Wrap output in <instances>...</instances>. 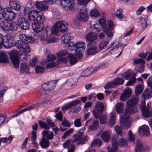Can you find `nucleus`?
I'll list each match as a JSON object with an SVG mask.
<instances>
[{
    "label": "nucleus",
    "mask_w": 152,
    "mask_h": 152,
    "mask_svg": "<svg viewBox=\"0 0 152 152\" xmlns=\"http://www.w3.org/2000/svg\"><path fill=\"white\" fill-rule=\"evenodd\" d=\"M112 30L108 29L107 27L105 28L103 30L109 38H112L113 35L114 33L112 31Z\"/></svg>",
    "instance_id": "de8ad7c7"
},
{
    "label": "nucleus",
    "mask_w": 152,
    "mask_h": 152,
    "mask_svg": "<svg viewBox=\"0 0 152 152\" xmlns=\"http://www.w3.org/2000/svg\"><path fill=\"white\" fill-rule=\"evenodd\" d=\"M115 115V113L114 112H111L110 114V119L108 122V125L110 127H113L115 124L116 120Z\"/></svg>",
    "instance_id": "5701e85b"
},
{
    "label": "nucleus",
    "mask_w": 152,
    "mask_h": 152,
    "mask_svg": "<svg viewBox=\"0 0 152 152\" xmlns=\"http://www.w3.org/2000/svg\"><path fill=\"white\" fill-rule=\"evenodd\" d=\"M49 92V91H48L42 90L41 93V98H45L48 95H49L48 94Z\"/></svg>",
    "instance_id": "774afa93"
},
{
    "label": "nucleus",
    "mask_w": 152,
    "mask_h": 152,
    "mask_svg": "<svg viewBox=\"0 0 152 152\" xmlns=\"http://www.w3.org/2000/svg\"><path fill=\"white\" fill-rule=\"evenodd\" d=\"M28 18L32 24L41 21H44L45 17L42 13L37 10H32L29 13Z\"/></svg>",
    "instance_id": "39448f33"
},
{
    "label": "nucleus",
    "mask_w": 152,
    "mask_h": 152,
    "mask_svg": "<svg viewBox=\"0 0 152 152\" xmlns=\"http://www.w3.org/2000/svg\"><path fill=\"white\" fill-rule=\"evenodd\" d=\"M133 62L135 64H144L145 63V61L142 59L140 58L137 59H134Z\"/></svg>",
    "instance_id": "69168bd1"
},
{
    "label": "nucleus",
    "mask_w": 152,
    "mask_h": 152,
    "mask_svg": "<svg viewBox=\"0 0 152 152\" xmlns=\"http://www.w3.org/2000/svg\"><path fill=\"white\" fill-rule=\"evenodd\" d=\"M43 22L40 21L32 24V27L35 32L37 33L43 30Z\"/></svg>",
    "instance_id": "2eb2a0df"
},
{
    "label": "nucleus",
    "mask_w": 152,
    "mask_h": 152,
    "mask_svg": "<svg viewBox=\"0 0 152 152\" xmlns=\"http://www.w3.org/2000/svg\"><path fill=\"white\" fill-rule=\"evenodd\" d=\"M90 28L92 29H96L97 30V32L99 31L100 29V26L97 22L94 21H91L90 23Z\"/></svg>",
    "instance_id": "c85d7f7f"
},
{
    "label": "nucleus",
    "mask_w": 152,
    "mask_h": 152,
    "mask_svg": "<svg viewBox=\"0 0 152 152\" xmlns=\"http://www.w3.org/2000/svg\"><path fill=\"white\" fill-rule=\"evenodd\" d=\"M1 28L4 31H15L18 28V25L15 22H8L7 21H1Z\"/></svg>",
    "instance_id": "0eeeda50"
},
{
    "label": "nucleus",
    "mask_w": 152,
    "mask_h": 152,
    "mask_svg": "<svg viewBox=\"0 0 152 152\" xmlns=\"http://www.w3.org/2000/svg\"><path fill=\"white\" fill-rule=\"evenodd\" d=\"M86 47V45L85 43L83 42H78L76 43V45L75 51L77 52L79 51L84 50V48Z\"/></svg>",
    "instance_id": "393cba45"
},
{
    "label": "nucleus",
    "mask_w": 152,
    "mask_h": 152,
    "mask_svg": "<svg viewBox=\"0 0 152 152\" xmlns=\"http://www.w3.org/2000/svg\"><path fill=\"white\" fill-rule=\"evenodd\" d=\"M88 139V137L87 136H85L79 142L77 143V145L83 144L85 143Z\"/></svg>",
    "instance_id": "0e129e2a"
},
{
    "label": "nucleus",
    "mask_w": 152,
    "mask_h": 152,
    "mask_svg": "<svg viewBox=\"0 0 152 152\" xmlns=\"http://www.w3.org/2000/svg\"><path fill=\"white\" fill-rule=\"evenodd\" d=\"M90 14L91 16L94 17H97L100 16L99 12L96 9L91 10L90 12Z\"/></svg>",
    "instance_id": "a18cd8bd"
},
{
    "label": "nucleus",
    "mask_w": 152,
    "mask_h": 152,
    "mask_svg": "<svg viewBox=\"0 0 152 152\" xmlns=\"http://www.w3.org/2000/svg\"><path fill=\"white\" fill-rule=\"evenodd\" d=\"M93 124L92 125H89L88 129L90 131H93L97 129L98 126L99 121H95L94 120L90 119L87 121L85 123V125H88V124Z\"/></svg>",
    "instance_id": "dca6fc26"
},
{
    "label": "nucleus",
    "mask_w": 152,
    "mask_h": 152,
    "mask_svg": "<svg viewBox=\"0 0 152 152\" xmlns=\"http://www.w3.org/2000/svg\"><path fill=\"white\" fill-rule=\"evenodd\" d=\"M117 135L114 134L112 137V148L108 146L107 149L108 152H116L118 150V145L120 147H123L127 145V142L125 139L123 138H120V140L117 141Z\"/></svg>",
    "instance_id": "7ed1b4c3"
},
{
    "label": "nucleus",
    "mask_w": 152,
    "mask_h": 152,
    "mask_svg": "<svg viewBox=\"0 0 152 152\" xmlns=\"http://www.w3.org/2000/svg\"><path fill=\"white\" fill-rule=\"evenodd\" d=\"M106 114H105L103 116L100 117V122L101 124H104L106 123L107 118Z\"/></svg>",
    "instance_id": "e2e57ef3"
},
{
    "label": "nucleus",
    "mask_w": 152,
    "mask_h": 152,
    "mask_svg": "<svg viewBox=\"0 0 152 152\" xmlns=\"http://www.w3.org/2000/svg\"><path fill=\"white\" fill-rule=\"evenodd\" d=\"M137 145L135 148L136 152H143L144 147L142 144L141 142V141L139 139L137 140Z\"/></svg>",
    "instance_id": "b1692460"
},
{
    "label": "nucleus",
    "mask_w": 152,
    "mask_h": 152,
    "mask_svg": "<svg viewBox=\"0 0 152 152\" xmlns=\"http://www.w3.org/2000/svg\"><path fill=\"white\" fill-rule=\"evenodd\" d=\"M93 73V71L91 72L90 69H87L85 70L82 72L81 75L83 77H86L91 75Z\"/></svg>",
    "instance_id": "603ef678"
},
{
    "label": "nucleus",
    "mask_w": 152,
    "mask_h": 152,
    "mask_svg": "<svg viewBox=\"0 0 152 152\" xmlns=\"http://www.w3.org/2000/svg\"><path fill=\"white\" fill-rule=\"evenodd\" d=\"M128 134L129 135L128 140L130 142H133V143L134 144L135 142V137L134 135H132V132L131 130H129V131Z\"/></svg>",
    "instance_id": "4d7b16f0"
},
{
    "label": "nucleus",
    "mask_w": 152,
    "mask_h": 152,
    "mask_svg": "<svg viewBox=\"0 0 152 152\" xmlns=\"http://www.w3.org/2000/svg\"><path fill=\"white\" fill-rule=\"evenodd\" d=\"M123 93L129 97L131 95L132 92L130 89L129 88H126L125 89Z\"/></svg>",
    "instance_id": "338daca9"
},
{
    "label": "nucleus",
    "mask_w": 152,
    "mask_h": 152,
    "mask_svg": "<svg viewBox=\"0 0 152 152\" xmlns=\"http://www.w3.org/2000/svg\"><path fill=\"white\" fill-rule=\"evenodd\" d=\"M148 18V17L146 16H145L144 18L140 17L139 18L141 23L140 26L142 28H145L147 27L148 24L146 21Z\"/></svg>",
    "instance_id": "7c9ffc66"
},
{
    "label": "nucleus",
    "mask_w": 152,
    "mask_h": 152,
    "mask_svg": "<svg viewBox=\"0 0 152 152\" xmlns=\"http://www.w3.org/2000/svg\"><path fill=\"white\" fill-rule=\"evenodd\" d=\"M115 86L117 85H121L123 84L124 80L122 78L118 77L116 78L115 80H113Z\"/></svg>",
    "instance_id": "49530a36"
},
{
    "label": "nucleus",
    "mask_w": 152,
    "mask_h": 152,
    "mask_svg": "<svg viewBox=\"0 0 152 152\" xmlns=\"http://www.w3.org/2000/svg\"><path fill=\"white\" fill-rule=\"evenodd\" d=\"M81 119L80 118H77L74 121V125L75 127H80L82 125L81 122Z\"/></svg>",
    "instance_id": "6e6d98bb"
},
{
    "label": "nucleus",
    "mask_w": 152,
    "mask_h": 152,
    "mask_svg": "<svg viewBox=\"0 0 152 152\" xmlns=\"http://www.w3.org/2000/svg\"><path fill=\"white\" fill-rule=\"evenodd\" d=\"M9 6L10 8L17 11H19L20 6L17 3L14 1H9Z\"/></svg>",
    "instance_id": "a878e982"
},
{
    "label": "nucleus",
    "mask_w": 152,
    "mask_h": 152,
    "mask_svg": "<svg viewBox=\"0 0 152 152\" xmlns=\"http://www.w3.org/2000/svg\"><path fill=\"white\" fill-rule=\"evenodd\" d=\"M139 100V97L134 95L126 102L124 115L121 119L120 122V125L122 128L128 129L130 127L131 119L129 118L130 115L137 111L138 109L135 106Z\"/></svg>",
    "instance_id": "f257e3e1"
},
{
    "label": "nucleus",
    "mask_w": 152,
    "mask_h": 152,
    "mask_svg": "<svg viewBox=\"0 0 152 152\" xmlns=\"http://www.w3.org/2000/svg\"><path fill=\"white\" fill-rule=\"evenodd\" d=\"M14 38L10 35H7L5 36L0 34V48L4 47L7 48H9L14 45Z\"/></svg>",
    "instance_id": "20e7f679"
},
{
    "label": "nucleus",
    "mask_w": 152,
    "mask_h": 152,
    "mask_svg": "<svg viewBox=\"0 0 152 152\" xmlns=\"http://www.w3.org/2000/svg\"><path fill=\"white\" fill-rule=\"evenodd\" d=\"M123 10L121 9H118L116 11L115 15L117 18H122L123 17L124 15L123 14Z\"/></svg>",
    "instance_id": "864d4df0"
},
{
    "label": "nucleus",
    "mask_w": 152,
    "mask_h": 152,
    "mask_svg": "<svg viewBox=\"0 0 152 152\" xmlns=\"http://www.w3.org/2000/svg\"><path fill=\"white\" fill-rule=\"evenodd\" d=\"M48 31L46 29L43 30L41 34L39 35V37L42 41H46L48 38Z\"/></svg>",
    "instance_id": "c756f323"
},
{
    "label": "nucleus",
    "mask_w": 152,
    "mask_h": 152,
    "mask_svg": "<svg viewBox=\"0 0 152 152\" xmlns=\"http://www.w3.org/2000/svg\"><path fill=\"white\" fill-rule=\"evenodd\" d=\"M142 96L145 99H149L152 96V92L148 88H146L144 91Z\"/></svg>",
    "instance_id": "f704fd0d"
},
{
    "label": "nucleus",
    "mask_w": 152,
    "mask_h": 152,
    "mask_svg": "<svg viewBox=\"0 0 152 152\" xmlns=\"http://www.w3.org/2000/svg\"><path fill=\"white\" fill-rule=\"evenodd\" d=\"M77 16V18L82 21L86 22L88 20V15L85 7L81 8Z\"/></svg>",
    "instance_id": "9b49d317"
},
{
    "label": "nucleus",
    "mask_w": 152,
    "mask_h": 152,
    "mask_svg": "<svg viewBox=\"0 0 152 152\" xmlns=\"http://www.w3.org/2000/svg\"><path fill=\"white\" fill-rule=\"evenodd\" d=\"M9 60L7 53L3 51L0 52V63H8Z\"/></svg>",
    "instance_id": "6ab92c4d"
},
{
    "label": "nucleus",
    "mask_w": 152,
    "mask_h": 152,
    "mask_svg": "<svg viewBox=\"0 0 152 152\" xmlns=\"http://www.w3.org/2000/svg\"><path fill=\"white\" fill-rule=\"evenodd\" d=\"M29 72L28 66L25 63L22 64L20 69V73L21 74H27Z\"/></svg>",
    "instance_id": "cd10ccee"
},
{
    "label": "nucleus",
    "mask_w": 152,
    "mask_h": 152,
    "mask_svg": "<svg viewBox=\"0 0 152 152\" xmlns=\"http://www.w3.org/2000/svg\"><path fill=\"white\" fill-rule=\"evenodd\" d=\"M151 102H148L147 104V107L145 108V100L141 101L140 107L142 115L145 118L151 117L152 116V107Z\"/></svg>",
    "instance_id": "6e6552de"
},
{
    "label": "nucleus",
    "mask_w": 152,
    "mask_h": 152,
    "mask_svg": "<svg viewBox=\"0 0 152 152\" xmlns=\"http://www.w3.org/2000/svg\"><path fill=\"white\" fill-rule=\"evenodd\" d=\"M136 73H134V76L130 78L129 80L127 82L126 86H132L133 84L135 83L136 79V78L135 75Z\"/></svg>",
    "instance_id": "c03bdc74"
},
{
    "label": "nucleus",
    "mask_w": 152,
    "mask_h": 152,
    "mask_svg": "<svg viewBox=\"0 0 152 152\" xmlns=\"http://www.w3.org/2000/svg\"><path fill=\"white\" fill-rule=\"evenodd\" d=\"M49 131L45 130L43 132L42 135L43 137H45L47 136V138L49 140H51L53 137V133L52 132H51L50 133H48Z\"/></svg>",
    "instance_id": "2f4dec72"
},
{
    "label": "nucleus",
    "mask_w": 152,
    "mask_h": 152,
    "mask_svg": "<svg viewBox=\"0 0 152 152\" xmlns=\"http://www.w3.org/2000/svg\"><path fill=\"white\" fill-rule=\"evenodd\" d=\"M45 1L37 2L35 4L37 8L42 11L48 9V7Z\"/></svg>",
    "instance_id": "a211bd4d"
},
{
    "label": "nucleus",
    "mask_w": 152,
    "mask_h": 152,
    "mask_svg": "<svg viewBox=\"0 0 152 152\" xmlns=\"http://www.w3.org/2000/svg\"><path fill=\"white\" fill-rule=\"evenodd\" d=\"M35 70L37 73H42L45 71V68L44 67L37 66L35 68Z\"/></svg>",
    "instance_id": "13d9d810"
},
{
    "label": "nucleus",
    "mask_w": 152,
    "mask_h": 152,
    "mask_svg": "<svg viewBox=\"0 0 152 152\" xmlns=\"http://www.w3.org/2000/svg\"><path fill=\"white\" fill-rule=\"evenodd\" d=\"M18 52L14 50L11 51L9 55L15 68L18 69L19 68L20 60L18 56Z\"/></svg>",
    "instance_id": "1a4fd4ad"
},
{
    "label": "nucleus",
    "mask_w": 152,
    "mask_h": 152,
    "mask_svg": "<svg viewBox=\"0 0 152 152\" xmlns=\"http://www.w3.org/2000/svg\"><path fill=\"white\" fill-rule=\"evenodd\" d=\"M83 134L84 133L83 132H78L76 134L74 135L73 140H72V142H75L79 141L82 137Z\"/></svg>",
    "instance_id": "72a5a7b5"
},
{
    "label": "nucleus",
    "mask_w": 152,
    "mask_h": 152,
    "mask_svg": "<svg viewBox=\"0 0 152 152\" xmlns=\"http://www.w3.org/2000/svg\"><path fill=\"white\" fill-rule=\"evenodd\" d=\"M68 25L65 21L57 22L51 28V32L54 35H58L59 32H65L67 30Z\"/></svg>",
    "instance_id": "423d86ee"
},
{
    "label": "nucleus",
    "mask_w": 152,
    "mask_h": 152,
    "mask_svg": "<svg viewBox=\"0 0 152 152\" xmlns=\"http://www.w3.org/2000/svg\"><path fill=\"white\" fill-rule=\"evenodd\" d=\"M102 144L101 140L98 138L96 139L93 140L91 144V146L92 147L96 146L99 147Z\"/></svg>",
    "instance_id": "c9c22d12"
},
{
    "label": "nucleus",
    "mask_w": 152,
    "mask_h": 152,
    "mask_svg": "<svg viewBox=\"0 0 152 152\" xmlns=\"http://www.w3.org/2000/svg\"><path fill=\"white\" fill-rule=\"evenodd\" d=\"M49 141L44 137L40 141V145L42 148H46L49 146Z\"/></svg>",
    "instance_id": "473e14b6"
},
{
    "label": "nucleus",
    "mask_w": 152,
    "mask_h": 152,
    "mask_svg": "<svg viewBox=\"0 0 152 152\" xmlns=\"http://www.w3.org/2000/svg\"><path fill=\"white\" fill-rule=\"evenodd\" d=\"M110 132L109 131H106L102 133L101 137L105 142H107L110 140Z\"/></svg>",
    "instance_id": "4be33fe9"
},
{
    "label": "nucleus",
    "mask_w": 152,
    "mask_h": 152,
    "mask_svg": "<svg viewBox=\"0 0 152 152\" xmlns=\"http://www.w3.org/2000/svg\"><path fill=\"white\" fill-rule=\"evenodd\" d=\"M37 62V58L36 57H33L29 61V65L33 67L34 66Z\"/></svg>",
    "instance_id": "5fc2aeb1"
},
{
    "label": "nucleus",
    "mask_w": 152,
    "mask_h": 152,
    "mask_svg": "<svg viewBox=\"0 0 152 152\" xmlns=\"http://www.w3.org/2000/svg\"><path fill=\"white\" fill-rule=\"evenodd\" d=\"M4 11L5 12V20L10 21L13 20L15 18V13L9 7L5 8Z\"/></svg>",
    "instance_id": "f8f14e48"
},
{
    "label": "nucleus",
    "mask_w": 152,
    "mask_h": 152,
    "mask_svg": "<svg viewBox=\"0 0 152 152\" xmlns=\"http://www.w3.org/2000/svg\"><path fill=\"white\" fill-rule=\"evenodd\" d=\"M99 23L103 27V29L105 28H107L106 21L103 18H101L98 20Z\"/></svg>",
    "instance_id": "052dcab7"
},
{
    "label": "nucleus",
    "mask_w": 152,
    "mask_h": 152,
    "mask_svg": "<svg viewBox=\"0 0 152 152\" xmlns=\"http://www.w3.org/2000/svg\"><path fill=\"white\" fill-rule=\"evenodd\" d=\"M73 38V36L70 33H66L61 37V42L62 43L65 44V43L70 42L71 39Z\"/></svg>",
    "instance_id": "aec40b11"
},
{
    "label": "nucleus",
    "mask_w": 152,
    "mask_h": 152,
    "mask_svg": "<svg viewBox=\"0 0 152 152\" xmlns=\"http://www.w3.org/2000/svg\"><path fill=\"white\" fill-rule=\"evenodd\" d=\"M139 132L141 134H143L146 136H148L149 134V127L146 125L142 126L140 128Z\"/></svg>",
    "instance_id": "412c9836"
},
{
    "label": "nucleus",
    "mask_w": 152,
    "mask_h": 152,
    "mask_svg": "<svg viewBox=\"0 0 152 152\" xmlns=\"http://www.w3.org/2000/svg\"><path fill=\"white\" fill-rule=\"evenodd\" d=\"M115 83L114 81H112L111 82H108L107 83L104 87V88L106 89H108L110 88H113L115 87Z\"/></svg>",
    "instance_id": "8fccbe9b"
},
{
    "label": "nucleus",
    "mask_w": 152,
    "mask_h": 152,
    "mask_svg": "<svg viewBox=\"0 0 152 152\" xmlns=\"http://www.w3.org/2000/svg\"><path fill=\"white\" fill-rule=\"evenodd\" d=\"M60 3L65 10H71L74 7V2L71 0H60Z\"/></svg>",
    "instance_id": "ddd939ff"
},
{
    "label": "nucleus",
    "mask_w": 152,
    "mask_h": 152,
    "mask_svg": "<svg viewBox=\"0 0 152 152\" xmlns=\"http://www.w3.org/2000/svg\"><path fill=\"white\" fill-rule=\"evenodd\" d=\"M98 48L96 46H93L89 48L87 50V53L88 55H94L97 51Z\"/></svg>",
    "instance_id": "ea45409f"
},
{
    "label": "nucleus",
    "mask_w": 152,
    "mask_h": 152,
    "mask_svg": "<svg viewBox=\"0 0 152 152\" xmlns=\"http://www.w3.org/2000/svg\"><path fill=\"white\" fill-rule=\"evenodd\" d=\"M143 91V87L142 85L139 84L137 85L135 88V95H138L142 93Z\"/></svg>",
    "instance_id": "e433bc0d"
},
{
    "label": "nucleus",
    "mask_w": 152,
    "mask_h": 152,
    "mask_svg": "<svg viewBox=\"0 0 152 152\" xmlns=\"http://www.w3.org/2000/svg\"><path fill=\"white\" fill-rule=\"evenodd\" d=\"M39 124L41 128L45 129H49L50 128V126L45 122L41 120L38 121Z\"/></svg>",
    "instance_id": "37998d69"
},
{
    "label": "nucleus",
    "mask_w": 152,
    "mask_h": 152,
    "mask_svg": "<svg viewBox=\"0 0 152 152\" xmlns=\"http://www.w3.org/2000/svg\"><path fill=\"white\" fill-rule=\"evenodd\" d=\"M56 39L52 35H49L47 39V42L48 43H52L56 41Z\"/></svg>",
    "instance_id": "680f3d73"
},
{
    "label": "nucleus",
    "mask_w": 152,
    "mask_h": 152,
    "mask_svg": "<svg viewBox=\"0 0 152 152\" xmlns=\"http://www.w3.org/2000/svg\"><path fill=\"white\" fill-rule=\"evenodd\" d=\"M20 27L23 30H26L28 29L29 27V24L28 20H27V22L25 21V22H24Z\"/></svg>",
    "instance_id": "09e8293b"
},
{
    "label": "nucleus",
    "mask_w": 152,
    "mask_h": 152,
    "mask_svg": "<svg viewBox=\"0 0 152 152\" xmlns=\"http://www.w3.org/2000/svg\"><path fill=\"white\" fill-rule=\"evenodd\" d=\"M64 44H65V48L67 50H72L74 49L75 50L76 45L72 42L70 41V42L65 43Z\"/></svg>",
    "instance_id": "bb28decb"
},
{
    "label": "nucleus",
    "mask_w": 152,
    "mask_h": 152,
    "mask_svg": "<svg viewBox=\"0 0 152 152\" xmlns=\"http://www.w3.org/2000/svg\"><path fill=\"white\" fill-rule=\"evenodd\" d=\"M57 82V80H53L48 82V87L49 89V91H51L54 89Z\"/></svg>",
    "instance_id": "79ce46f5"
},
{
    "label": "nucleus",
    "mask_w": 152,
    "mask_h": 152,
    "mask_svg": "<svg viewBox=\"0 0 152 152\" xmlns=\"http://www.w3.org/2000/svg\"><path fill=\"white\" fill-rule=\"evenodd\" d=\"M20 40L16 41L14 45L21 52H30V48L28 44L26 43L27 37L24 34H21L19 35Z\"/></svg>",
    "instance_id": "f03ea898"
},
{
    "label": "nucleus",
    "mask_w": 152,
    "mask_h": 152,
    "mask_svg": "<svg viewBox=\"0 0 152 152\" xmlns=\"http://www.w3.org/2000/svg\"><path fill=\"white\" fill-rule=\"evenodd\" d=\"M68 56L69 58V62L71 65H74L77 62V59L74 55L69 54Z\"/></svg>",
    "instance_id": "a19ab883"
},
{
    "label": "nucleus",
    "mask_w": 152,
    "mask_h": 152,
    "mask_svg": "<svg viewBox=\"0 0 152 152\" xmlns=\"http://www.w3.org/2000/svg\"><path fill=\"white\" fill-rule=\"evenodd\" d=\"M80 102L81 101L79 100H76L70 102L68 104H64L62 109L63 111H65L71 108L72 107L80 104Z\"/></svg>",
    "instance_id": "f3484780"
},
{
    "label": "nucleus",
    "mask_w": 152,
    "mask_h": 152,
    "mask_svg": "<svg viewBox=\"0 0 152 152\" xmlns=\"http://www.w3.org/2000/svg\"><path fill=\"white\" fill-rule=\"evenodd\" d=\"M95 107V108L93 110L92 112L96 119H98L104 110V105L102 102H98L96 104Z\"/></svg>",
    "instance_id": "9d476101"
},
{
    "label": "nucleus",
    "mask_w": 152,
    "mask_h": 152,
    "mask_svg": "<svg viewBox=\"0 0 152 152\" xmlns=\"http://www.w3.org/2000/svg\"><path fill=\"white\" fill-rule=\"evenodd\" d=\"M73 140H68L66 141L63 144V146L64 148H69L71 146V145H74L72 143H73L72 142Z\"/></svg>",
    "instance_id": "3c124183"
},
{
    "label": "nucleus",
    "mask_w": 152,
    "mask_h": 152,
    "mask_svg": "<svg viewBox=\"0 0 152 152\" xmlns=\"http://www.w3.org/2000/svg\"><path fill=\"white\" fill-rule=\"evenodd\" d=\"M85 38L86 40L89 42L88 45L94 43L95 42L97 38V34L93 32H91L87 34L85 36Z\"/></svg>",
    "instance_id": "4468645a"
},
{
    "label": "nucleus",
    "mask_w": 152,
    "mask_h": 152,
    "mask_svg": "<svg viewBox=\"0 0 152 152\" xmlns=\"http://www.w3.org/2000/svg\"><path fill=\"white\" fill-rule=\"evenodd\" d=\"M29 52H24L23 53V54L20 56V58L22 61H26L28 60V58L26 54L28 53Z\"/></svg>",
    "instance_id": "bf43d9fd"
},
{
    "label": "nucleus",
    "mask_w": 152,
    "mask_h": 152,
    "mask_svg": "<svg viewBox=\"0 0 152 152\" xmlns=\"http://www.w3.org/2000/svg\"><path fill=\"white\" fill-rule=\"evenodd\" d=\"M109 41L108 39L102 40L99 43V46L100 50L104 49L107 45L109 43Z\"/></svg>",
    "instance_id": "58836bf2"
},
{
    "label": "nucleus",
    "mask_w": 152,
    "mask_h": 152,
    "mask_svg": "<svg viewBox=\"0 0 152 152\" xmlns=\"http://www.w3.org/2000/svg\"><path fill=\"white\" fill-rule=\"evenodd\" d=\"M124 107V103L120 102L118 103L116 106V110L117 112L118 113H121Z\"/></svg>",
    "instance_id": "4c0bfd02"
}]
</instances>
